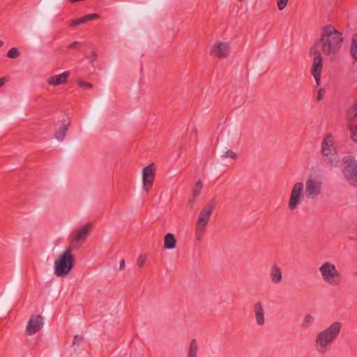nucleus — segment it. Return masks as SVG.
I'll use <instances>...</instances> for the list:
<instances>
[{
	"instance_id": "f8f14e48",
	"label": "nucleus",
	"mask_w": 357,
	"mask_h": 357,
	"mask_svg": "<svg viewBox=\"0 0 357 357\" xmlns=\"http://www.w3.org/2000/svg\"><path fill=\"white\" fill-rule=\"evenodd\" d=\"M347 119L351 139L354 142H357V103L349 110Z\"/></svg>"
},
{
	"instance_id": "393cba45",
	"label": "nucleus",
	"mask_w": 357,
	"mask_h": 357,
	"mask_svg": "<svg viewBox=\"0 0 357 357\" xmlns=\"http://www.w3.org/2000/svg\"><path fill=\"white\" fill-rule=\"evenodd\" d=\"M20 55L19 50L17 47H12L8 52L7 56L10 59H15Z\"/></svg>"
},
{
	"instance_id": "6ab92c4d",
	"label": "nucleus",
	"mask_w": 357,
	"mask_h": 357,
	"mask_svg": "<svg viewBox=\"0 0 357 357\" xmlns=\"http://www.w3.org/2000/svg\"><path fill=\"white\" fill-rule=\"evenodd\" d=\"M176 245V241L174 234L171 233L167 234L164 237V248L167 250H172Z\"/></svg>"
},
{
	"instance_id": "9d476101",
	"label": "nucleus",
	"mask_w": 357,
	"mask_h": 357,
	"mask_svg": "<svg viewBox=\"0 0 357 357\" xmlns=\"http://www.w3.org/2000/svg\"><path fill=\"white\" fill-rule=\"evenodd\" d=\"M93 225L90 222L84 225L82 228L77 230V233L72 237L70 240V248L78 249L84 243L90 234Z\"/></svg>"
},
{
	"instance_id": "72a5a7b5",
	"label": "nucleus",
	"mask_w": 357,
	"mask_h": 357,
	"mask_svg": "<svg viewBox=\"0 0 357 357\" xmlns=\"http://www.w3.org/2000/svg\"><path fill=\"white\" fill-rule=\"evenodd\" d=\"M96 57H97L96 54L94 52H93L91 55L89 57V59L90 60V61L91 63H93L94 61H96Z\"/></svg>"
},
{
	"instance_id": "c85d7f7f",
	"label": "nucleus",
	"mask_w": 357,
	"mask_h": 357,
	"mask_svg": "<svg viewBox=\"0 0 357 357\" xmlns=\"http://www.w3.org/2000/svg\"><path fill=\"white\" fill-rule=\"evenodd\" d=\"M146 260V257L143 255H139L137 259V265L139 267H142L144 265Z\"/></svg>"
},
{
	"instance_id": "cd10ccee",
	"label": "nucleus",
	"mask_w": 357,
	"mask_h": 357,
	"mask_svg": "<svg viewBox=\"0 0 357 357\" xmlns=\"http://www.w3.org/2000/svg\"><path fill=\"white\" fill-rule=\"evenodd\" d=\"M288 0H277L278 8L280 10H283L287 4Z\"/></svg>"
},
{
	"instance_id": "f03ea898",
	"label": "nucleus",
	"mask_w": 357,
	"mask_h": 357,
	"mask_svg": "<svg viewBox=\"0 0 357 357\" xmlns=\"http://www.w3.org/2000/svg\"><path fill=\"white\" fill-rule=\"evenodd\" d=\"M342 42V33L333 26L328 25L322 29L321 37L316 46L317 48L320 47L324 54L331 55L335 54L340 49Z\"/></svg>"
},
{
	"instance_id": "4c0bfd02",
	"label": "nucleus",
	"mask_w": 357,
	"mask_h": 357,
	"mask_svg": "<svg viewBox=\"0 0 357 357\" xmlns=\"http://www.w3.org/2000/svg\"><path fill=\"white\" fill-rule=\"evenodd\" d=\"M3 41L0 40V47L3 45Z\"/></svg>"
},
{
	"instance_id": "412c9836",
	"label": "nucleus",
	"mask_w": 357,
	"mask_h": 357,
	"mask_svg": "<svg viewBox=\"0 0 357 357\" xmlns=\"http://www.w3.org/2000/svg\"><path fill=\"white\" fill-rule=\"evenodd\" d=\"M315 321V317L311 314H305L302 319L301 326L304 328H308L312 326Z\"/></svg>"
},
{
	"instance_id": "dca6fc26",
	"label": "nucleus",
	"mask_w": 357,
	"mask_h": 357,
	"mask_svg": "<svg viewBox=\"0 0 357 357\" xmlns=\"http://www.w3.org/2000/svg\"><path fill=\"white\" fill-rule=\"evenodd\" d=\"M69 76L70 73L68 71H65L59 75H55L50 77L47 79V82L50 86H59L65 84Z\"/></svg>"
},
{
	"instance_id": "39448f33",
	"label": "nucleus",
	"mask_w": 357,
	"mask_h": 357,
	"mask_svg": "<svg viewBox=\"0 0 357 357\" xmlns=\"http://www.w3.org/2000/svg\"><path fill=\"white\" fill-rule=\"evenodd\" d=\"M319 272L321 279L331 286L337 287L342 282L340 272L336 266L330 261H324L319 267Z\"/></svg>"
},
{
	"instance_id": "ddd939ff",
	"label": "nucleus",
	"mask_w": 357,
	"mask_h": 357,
	"mask_svg": "<svg viewBox=\"0 0 357 357\" xmlns=\"http://www.w3.org/2000/svg\"><path fill=\"white\" fill-rule=\"evenodd\" d=\"M155 168L154 164H151L142 169V185L145 191L152 186L155 178Z\"/></svg>"
},
{
	"instance_id": "7ed1b4c3",
	"label": "nucleus",
	"mask_w": 357,
	"mask_h": 357,
	"mask_svg": "<svg viewBox=\"0 0 357 357\" xmlns=\"http://www.w3.org/2000/svg\"><path fill=\"white\" fill-rule=\"evenodd\" d=\"M321 153L324 161L333 167H337L340 156L337 151L335 137L328 133L326 135L321 143Z\"/></svg>"
},
{
	"instance_id": "c756f323",
	"label": "nucleus",
	"mask_w": 357,
	"mask_h": 357,
	"mask_svg": "<svg viewBox=\"0 0 357 357\" xmlns=\"http://www.w3.org/2000/svg\"><path fill=\"white\" fill-rule=\"evenodd\" d=\"M83 23H84L83 19H82V17H80V18L75 19L74 20L70 21L69 23V25L70 26H77V25H79V24H83Z\"/></svg>"
},
{
	"instance_id": "2f4dec72",
	"label": "nucleus",
	"mask_w": 357,
	"mask_h": 357,
	"mask_svg": "<svg viewBox=\"0 0 357 357\" xmlns=\"http://www.w3.org/2000/svg\"><path fill=\"white\" fill-rule=\"evenodd\" d=\"M82 340H83L82 336L79 335H75L74 337L73 345V346L78 345L82 341Z\"/></svg>"
},
{
	"instance_id": "7c9ffc66",
	"label": "nucleus",
	"mask_w": 357,
	"mask_h": 357,
	"mask_svg": "<svg viewBox=\"0 0 357 357\" xmlns=\"http://www.w3.org/2000/svg\"><path fill=\"white\" fill-rule=\"evenodd\" d=\"M78 84L80 87L84 88V89H91L93 87V85L91 83L86 82L84 81H79Z\"/></svg>"
},
{
	"instance_id": "0eeeda50",
	"label": "nucleus",
	"mask_w": 357,
	"mask_h": 357,
	"mask_svg": "<svg viewBox=\"0 0 357 357\" xmlns=\"http://www.w3.org/2000/svg\"><path fill=\"white\" fill-rule=\"evenodd\" d=\"M310 54L314 55L311 67V73L317 85L319 86L321 82V73L323 68V59L321 52L317 50V46L311 47Z\"/></svg>"
},
{
	"instance_id": "4468645a",
	"label": "nucleus",
	"mask_w": 357,
	"mask_h": 357,
	"mask_svg": "<svg viewBox=\"0 0 357 357\" xmlns=\"http://www.w3.org/2000/svg\"><path fill=\"white\" fill-rule=\"evenodd\" d=\"M43 325V317L40 315L31 316L28 321L26 331L29 335H33L42 328Z\"/></svg>"
},
{
	"instance_id": "c9c22d12",
	"label": "nucleus",
	"mask_w": 357,
	"mask_h": 357,
	"mask_svg": "<svg viewBox=\"0 0 357 357\" xmlns=\"http://www.w3.org/2000/svg\"><path fill=\"white\" fill-rule=\"evenodd\" d=\"M125 268V260L122 259L119 264V269L123 270Z\"/></svg>"
},
{
	"instance_id": "2eb2a0df",
	"label": "nucleus",
	"mask_w": 357,
	"mask_h": 357,
	"mask_svg": "<svg viewBox=\"0 0 357 357\" xmlns=\"http://www.w3.org/2000/svg\"><path fill=\"white\" fill-rule=\"evenodd\" d=\"M253 310L257 324L259 326L264 325L265 311L262 303L261 302L255 303Z\"/></svg>"
},
{
	"instance_id": "423d86ee",
	"label": "nucleus",
	"mask_w": 357,
	"mask_h": 357,
	"mask_svg": "<svg viewBox=\"0 0 357 357\" xmlns=\"http://www.w3.org/2000/svg\"><path fill=\"white\" fill-rule=\"evenodd\" d=\"M213 209V205L204 207L199 214L195 228V236L197 241L202 240L204 236L206 225Z\"/></svg>"
},
{
	"instance_id": "1a4fd4ad",
	"label": "nucleus",
	"mask_w": 357,
	"mask_h": 357,
	"mask_svg": "<svg viewBox=\"0 0 357 357\" xmlns=\"http://www.w3.org/2000/svg\"><path fill=\"white\" fill-rule=\"evenodd\" d=\"M303 183L296 182L292 187L288 202V208L290 211L295 210L303 199Z\"/></svg>"
},
{
	"instance_id": "473e14b6",
	"label": "nucleus",
	"mask_w": 357,
	"mask_h": 357,
	"mask_svg": "<svg viewBox=\"0 0 357 357\" xmlns=\"http://www.w3.org/2000/svg\"><path fill=\"white\" fill-rule=\"evenodd\" d=\"M325 91L323 89H319L317 96V100L320 101L324 98Z\"/></svg>"
},
{
	"instance_id": "4be33fe9",
	"label": "nucleus",
	"mask_w": 357,
	"mask_h": 357,
	"mask_svg": "<svg viewBox=\"0 0 357 357\" xmlns=\"http://www.w3.org/2000/svg\"><path fill=\"white\" fill-rule=\"evenodd\" d=\"M68 130V124L64 123L61 127L56 132L55 138L59 141H63L66 137V132Z\"/></svg>"
},
{
	"instance_id": "a878e982",
	"label": "nucleus",
	"mask_w": 357,
	"mask_h": 357,
	"mask_svg": "<svg viewBox=\"0 0 357 357\" xmlns=\"http://www.w3.org/2000/svg\"><path fill=\"white\" fill-rule=\"evenodd\" d=\"M98 17L99 16L98 14L93 13V14H89V15H86L82 17V19H83L84 23H85L88 21L96 20Z\"/></svg>"
},
{
	"instance_id": "bb28decb",
	"label": "nucleus",
	"mask_w": 357,
	"mask_h": 357,
	"mask_svg": "<svg viewBox=\"0 0 357 357\" xmlns=\"http://www.w3.org/2000/svg\"><path fill=\"white\" fill-rule=\"evenodd\" d=\"M225 158L236 159L237 158V153L231 150H227L225 151Z\"/></svg>"
},
{
	"instance_id": "e433bc0d",
	"label": "nucleus",
	"mask_w": 357,
	"mask_h": 357,
	"mask_svg": "<svg viewBox=\"0 0 357 357\" xmlns=\"http://www.w3.org/2000/svg\"><path fill=\"white\" fill-rule=\"evenodd\" d=\"M6 82V78L2 77L0 79V86H2Z\"/></svg>"
},
{
	"instance_id": "9b49d317",
	"label": "nucleus",
	"mask_w": 357,
	"mask_h": 357,
	"mask_svg": "<svg viewBox=\"0 0 357 357\" xmlns=\"http://www.w3.org/2000/svg\"><path fill=\"white\" fill-rule=\"evenodd\" d=\"M345 162L343 174L351 185L357 187V162L352 158H348Z\"/></svg>"
},
{
	"instance_id": "5701e85b",
	"label": "nucleus",
	"mask_w": 357,
	"mask_h": 357,
	"mask_svg": "<svg viewBox=\"0 0 357 357\" xmlns=\"http://www.w3.org/2000/svg\"><path fill=\"white\" fill-rule=\"evenodd\" d=\"M198 344L196 340H192L190 344L188 357H197Z\"/></svg>"
},
{
	"instance_id": "20e7f679",
	"label": "nucleus",
	"mask_w": 357,
	"mask_h": 357,
	"mask_svg": "<svg viewBox=\"0 0 357 357\" xmlns=\"http://www.w3.org/2000/svg\"><path fill=\"white\" fill-rule=\"evenodd\" d=\"M74 261L71 248H66L54 261V274L57 277L68 275L73 268Z\"/></svg>"
},
{
	"instance_id": "aec40b11",
	"label": "nucleus",
	"mask_w": 357,
	"mask_h": 357,
	"mask_svg": "<svg viewBox=\"0 0 357 357\" xmlns=\"http://www.w3.org/2000/svg\"><path fill=\"white\" fill-rule=\"evenodd\" d=\"M202 188V183L201 181H198L196 183L194 190H192V198L189 201V204L190 205V206H192V204L195 203V199L199 196Z\"/></svg>"
},
{
	"instance_id": "a211bd4d",
	"label": "nucleus",
	"mask_w": 357,
	"mask_h": 357,
	"mask_svg": "<svg viewBox=\"0 0 357 357\" xmlns=\"http://www.w3.org/2000/svg\"><path fill=\"white\" fill-rule=\"evenodd\" d=\"M210 55L214 57L222 58L223 57V43L220 42L215 43L211 46L210 50Z\"/></svg>"
},
{
	"instance_id": "f257e3e1",
	"label": "nucleus",
	"mask_w": 357,
	"mask_h": 357,
	"mask_svg": "<svg viewBox=\"0 0 357 357\" xmlns=\"http://www.w3.org/2000/svg\"><path fill=\"white\" fill-rule=\"evenodd\" d=\"M342 327V323L335 321L317 333L314 339V349L318 354H325L329 351L339 337Z\"/></svg>"
},
{
	"instance_id": "6e6552de",
	"label": "nucleus",
	"mask_w": 357,
	"mask_h": 357,
	"mask_svg": "<svg viewBox=\"0 0 357 357\" xmlns=\"http://www.w3.org/2000/svg\"><path fill=\"white\" fill-rule=\"evenodd\" d=\"M323 182L316 177L310 176L305 181V194L308 199H314L321 192Z\"/></svg>"
},
{
	"instance_id": "f3484780",
	"label": "nucleus",
	"mask_w": 357,
	"mask_h": 357,
	"mask_svg": "<svg viewBox=\"0 0 357 357\" xmlns=\"http://www.w3.org/2000/svg\"><path fill=\"white\" fill-rule=\"evenodd\" d=\"M270 277L271 281L275 284H278L281 282L282 278V274L280 268L277 264H274L270 271Z\"/></svg>"
},
{
	"instance_id": "b1692460",
	"label": "nucleus",
	"mask_w": 357,
	"mask_h": 357,
	"mask_svg": "<svg viewBox=\"0 0 357 357\" xmlns=\"http://www.w3.org/2000/svg\"><path fill=\"white\" fill-rule=\"evenodd\" d=\"M351 53L352 56L357 59V35H356L352 40L351 46Z\"/></svg>"
},
{
	"instance_id": "f704fd0d",
	"label": "nucleus",
	"mask_w": 357,
	"mask_h": 357,
	"mask_svg": "<svg viewBox=\"0 0 357 357\" xmlns=\"http://www.w3.org/2000/svg\"><path fill=\"white\" fill-rule=\"evenodd\" d=\"M78 44H79V42H74V43H73L70 44V45H68V47L69 49L75 48V47H77V46L78 45Z\"/></svg>"
}]
</instances>
